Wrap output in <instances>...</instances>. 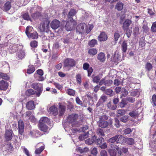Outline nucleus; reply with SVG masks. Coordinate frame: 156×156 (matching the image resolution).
Masks as SVG:
<instances>
[{"label":"nucleus","mask_w":156,"mask_h":156,"mask_svg":"<svg viewBox=\"0 0 156 156\" xmlns=\"http://www.w3.org/2000/svg\"><path fill=\"white\" fill-rule=\"evenodd\" d=\"M151 30L153 32H156V22L153 23Z\"/></svg>","instance_id":"nucleus-53"},{"label":"nucleus","mask_w":156,"mask_h":156,"mask_svg":"<svg viewBox=\"0 0 156 156\" xmlns=\"http://www.w3.org/2000/svg\"><path fill=\"white\" fill-rule=\"evenodd\" d=\"M152 67L153 66L152 64L150 63L147 62L145 65V68L148 71H151Z\"/></svg>","instance_id":"nucleus-43"},{"label":"nucleus","mask_w":156,"mask_h":156,"mask_svg":"<svg viewBox=\"0 0 156 156\" xmlns=\"http://www.w3.org/2000/svg\"><path fill=\"white\" fill-rule=\"evenodd\" d=\"M66 93L69 95L74 96L75 94V91L73 89H67Z\"/></svg>","instance_id":"nucleus-44"},{"label":"nucleus","mask_w":156,"mask_h":156,"mask_svg":"<svg viewBox=\"0 0 156 156\" xmlns=\"http://www.w3.org/2000/svg\"><path fill=\"white\" fill-rule=\"evenodd\" d=\"M32 86L34 89L37 90L36 92L37 96L38 97L40 96L42 92V85L41 83H33L32 84Z\"/></svg>","instance_id":"nucleus-2"},{"label":"nucleus","mask_w":156,"mask_h":156,"mask_svg":"<svg viewBox=\"0 0 156 156\" xmlns=\"http://www.w3.org/2000/svg\"><path fill=\"white\" fill-rule=\"evenodd\" d=\"M125 31H126V34L127 37L128 38L129 37H130L132 33V30L129 28H127L126 30Z\"/></svg>","instance_id":"nucleus-49"},{"label":"nucleus","mask_w":156,"mask_h":156,"mask_svg":"<svg viewBox=\"0 0 156 156\" xmlns=\"http://www.w3.org/2000/svg\"><path fill=\"white\" fill-rule=\"evenodd\" d=\"M75 61L71 58H67L65 60L64 62L65 66L71 67L75 66Z\"/></svg>","instance_id":"nucleus-5"},{"label":"nucleus","mask_w":156,"mask_h":156,"mask_svg":"<svg viewBox=\"0 0 156 156\" xmlns=\"http://www.w3.org/2000/svg\"><path fill=\"white\" fill-rule=\"evenodd\" d=\"M67 20L65 26L66 30L68 31H70L73 29L76 25V22L74 20Z\"/></svg>","instance_id":"nucleus-3"},{"label":"nucleus","mask_w":156,"mask_h":156,"mask_svg":"<svg viewBox=\"0 0 156 156\" xmlns=\"http://www.w3.org/2000/svg\"><path fill=\"white\" fill-rule=\"evenodd\" d=\"M11 7V3L10 2H6L4 5V9L5 11H8L10 9Z\"/></svg>","instance_id":"nucleus-38"},{"label":"nucleus","mask_w":156,"mask_h":156,"mask_svg":"<svg viewBox=\"0 0 156 156\" xmlns=\"http://www.w3.org/2000/svg\"><path fill=\"white\" fill-rule=\"evenodd\" d=\"M102 75L99 74L93 78V81L94 83H98L102 77Z\"/></svg>","instance_id":"nucleus-34"},{"label":"nucleus","mask_w":156,"mask_h":156,"mask_svg":"<svg viewBox=\"0 0 156 156\" xmlns=\"http://www.w3.org/2000/svg\"><path fill=\"white\" fill-rule=\"evenodd\" d=\"M60 25V22L58 20L55 19L51 22L50 26L52 29L55 30L59 27Z\"/></svg>","instance_id":"nucleus-11"},{"label":"nucleus","mask_w":156,"mask_h":156,"mask_svg":"<svg viewBox=\"0 0 156 156\" xmlns=\"http://www.w3.org/2000/svg\"><path fill=\"white\" fill-rule=\"evenodd\" d=\"M50 121L49 119L46 117H44L41 118L40 120L39 124H50Z\"/></svg>","instance_id":"nucleus-18"},{"label":"nucleus","mask_w":156,"mask_h":156,"mask_svg":"<svg viewBox=\"0 0 156 156\" xmlns=\"http://www.w3.org/2000/svg\"><path fill=\"white\" fill-rule=\"evenodd\" d=\"M33 30V29L32 27L30 26H28L26 28L25 33L27 36H29Z\"/></svg>","instance_id":"nucleus-29"},{"label":"nucleus","mask_w":156,"mask_h":156,"mask_svg":"<svg viewBox=\"0 0 156 156\" xmlns=\"http://www.w3.org/2000/svg\"><path fill=\"white\" fill-rule=\"evenodd\" d=\"M126 142L129 145H132L133 144L134 140L132 138H127L125 139Z\"/></svg>","instance_id":"nucleus-46"},{"label":"nucleus","mask_w":156,"mask_h":156,"mask_svg":"<svg viewBox=\"0 0 156 156\" xmlns=\"http://www.w3.org/2000/svg\"><path fill=\"white\" fill-rule=\"evenodd\" d=\"M132 23L131 20L129 19H126L123 23L122 28L124 30H126L127 28H128L129 27Z\"/></svg>","instance_id":"nucleus-19"},{"label":"nucleus","mask_w":156,"mask_h":156,"mask_svg":"<svg viewBox=\"0 0 156 156\" xmlns=\"http://www.w3.org/2000/svg\"><path fill=\"white\" fill-rule=\"evenodd\" d=\"M112 83V81L111 80H105V86H110Z\"/></svg>","instance_id":"nucleus-60"},{"label":"nucleus","mask_w":156,"mask_h":156,"mask_svg":"<svg viewBox=\"0 0 156 156\" xmlns=\"http://www.w3.org/2000/svg\"><path fill=\"white\" fill-rule=\"evenodd\" d=\"M119 136V135H115V136L109 139L108 140V141L110 143H114L115 142L116 140H117V139L118 138Z\"/></svg>","instance_id":"nucleus-45"},{"label":"nucleus","mask_w":156,"mask_h":156,"mask_svg":"<svg viewBox=\"0 0 156 156\" xmlns=\"http://www.w3.org/2000/svg\"><path fill=\"white\" fill-rule=\"evenodd\" d=\"M89 135V133L88 132H87L85 133H83L80 135L79 136V139L80 140H83L87 138L88 137Z\"/></svg>","instance_id":"nucleus-31"},{"label":"nucleus","mask_w":156,"mask_h":156,"mask_svg":"<svg viewBox=\"0 0 156 156\" xmlns=\"http://www.w3.org/2000/svg\"><path fill=\"white\" fill-rule=\"evenodd\" d=\"M25 53L23 50H20L18 53L17 56L19 59H22L25 56Z\"/></svg>","instance_id":"nucleus-27"},{"label":"nucleus","mask_w":156,"mask_h":156,"mask_svg":"<svg viewBox=\"0 0 156 156\" xmlns=\"http://www.w3.org/2000/svg\"><path fill=\"white\" fill-rule=\"evenodd\" d=\"M108 119V117L105 115H104L101 117L100 118L98 122L99 126L102 128H105L107 126L108 123L106 121Z\"/></svg>","instance_id":"nucleus-1"},{"label":"nucleus","mask_w":156,"mask_h":156,"mask_svg":"<svg viewBox=\"0 0 156 156\" xmlns=\"http://www.w3.org/2000/svg\"><path fill=\"white\" fill-rule=\"evenodd\" d=\"M97 133L98 134L102 136H105V134L103 130L100 128H99L97 130Z\"/></svg>","instance_id":"nucleus-57"},{"label":"nucleus","mask_w":156,"mask_h":156,"mask_svg":"<svg viewBox=\"0 0 156 156\" xmlns=\"http://www.w3.org/2000/svg\"><path fill=\"white\" fill-rule=\"evenodd\" d=\"M88 53L91 55H94L97 53V50L95 48H91L88 50Z\"/></svg>","instance_id":"nucleus-36"},{"label":"nucleus","mask_w":156,"mask_h":156,"mask_svg":"<svg viewBox=\"0 0 156 156\" xmlns=\"http://www.w3.org/2000/svg\"><path fill=\"white\" fill-rule=\"evenodd\" d=\"M113 58V61L115 62H118L122 60L121 55L118 53H115Z\"/></svg>","instance_id":"nucleus-25"},{"label":"nucleus","mask_w":156,"mask_h":156,"mask_svg":"<svg viewBox=\"0 0 156 156\" xmlns=\"http://www.w3.org/2000/svg\"><path fill=\"white\" fill-rule=\"evenodd\" d=\"M35 70V67L33 66H29L27 70V73L29 74L33 73Z\"/></svg>","instance_id":"nucleus-39"},{"label":"nucleus","mask_w":156,"mask_h":156,"mask_svg":"<svg viewBox=\"0 0 156 156\" xmlns=\"http://www.w3.org/2000/svg\"><path fill=\"white\" fill-rule=\"evenodd\" d=\"M26 107L28 110H32L34 109L35 106L34 102L33 101H30L28 102L26 104Z\"/></svg>","instance_id":"nucleus-17"},{"label":"nucleus","mask_w":156,"mask_h":156,"mask_svg":"<svg viewBox=\"0 0 156 156\" xmlns=\"http://www.w3.org/2000/svg\"><path fill=\"white\" fill-rule=\"evenodd\" d=\"M91 153L94 156H96L98 153L97 148L96 147H94L91 149Z\"/></svg>","instance_id":"nucleus-50"},{"label":"nucleus","mask_w":156,"mask_h":156,"mask_svg":"<svg viewBox=\"0 0 156 156\" xmlns=\"http://www.w3.org/2000/svg\"><path fill=\"white\" fill-rule=\"evenodd\" d=\"M66 107L63 105H59V116L63 115L65 111Z\"/></svg>","instance_id":"nucleus-35"},{"label":"nucleus","mask_w":156,"mask_h":156,"mask_svg":"<svg viewBox=\"0 0 156 156\" xmlns=\"http://www.w3.org/2000/svg\"><path fill=\"white\" fill-rule=\"evenodd\" d=\"M76 81L78 83L80 84L81 82V76L79 74H77L76 77Z\"/></svg>","instance_id":"nucleus-52"},{"label":"nucleus","mask_w":156,"mask_h":156,"mask_svg":"<svg viewBox=\"0 0 156 156\" xmlns=\"http://www.w3.org/2000/svg\"><path fill=\"white\" fill-rule=\"evenodd\" d=\"M97 44V41L96 40L92 39L89 43V45L91 47H93Z\"/></svg>","instance_id":"nucleus-40"},{"label":"nucleus","mask_w":156,"mask_h":156,"mask_svg":"<svg viewBox=\"0 0 156 156\" xmlns=\"http://www.w3.org/2000/svg\"><path fill=\"white\" fill-rule=\"evenodd\" d=\"M41 144V143H39L37 144V147L40 146V147L36 150L35 153L36 154H40L44 149V147L43 146H40V144Z\"/></svg>","instance_id":"nucleus-24"},{"label":"nucleus","mask_w":156,"mask_h":156,"mask_svg":"<svg viewBox=\"0 0 156 156\" xmlns=\"http://www.w3.org/2000/svg\"><path fill=\"white\" fill-rule=\"evenodd\" d=\"M97 136H94L92 137V138L88 139L85 140V143L88 145H92L94 142L96 140Z\"/></svg>","instance_id":"nucleus-20"},{"label":"nucleus","mask_w":156,"mask_h":156,"mask_svg":"<svg viewBox=\"0 0 156 156\" xmlns=\"http://www.w3.org/2000/svg\"><path fill=\"white\" fill-rule=\"evenodd\" d=\"M44 73L42 70L39 69L36 71V73L34 74L35 78L39 81H42L44 80V78L43 76Z\"/></svg>","instance_id":"nucleus-4"},{"label":"nucleus","mask_w":156,"mask_h":156,"mask_svg":"<svg viewBox=\"0 0 156 156\" xmlns=\"http://www.w3.org/2000/svg\"><path fill=\"white\" fill-rule=\"evenodd\" d=\"M117 139L118 140H117V143L122 144L125 140V138L122 135H120V136L119 135Z\"/></svg>","instance_id":"nucleus-37"},{"label":"nucleus","mask_w":156,"mask_h":156,"mask_svg":"<svg viewBox=\"0 0 156 156\" xmlns=\"http://www.w3.org/2000/svg\"><path fill=\"white\" fill-rule=\"evenodd\" d=\"M121 93L122 96L125 97L128 94V92L125 89L122 88V89Z\"/></svg>","instance_id":"nucleus-51"},{"label":"nucleus","mask_w":156,"mask_h":156,"mask_svg":"<svg viewBox=\"0 0 156 156\" xmlns=\"http://www.w3.org/2000/svg\"><path fill=\"white\" fill-rule=\"evenodd\" d=\"M30 45L33 48L36 47L37 45V43L36 41H33L30 42Z\"/></svg>","instance_id":"nucleus-55"},{"label":"nucleus","mask_w":156,"mask_h":156,"mask_svg":"<svg viewBox=\"0 0 156 156\" xmlns=\"http://www.w3.org/2000/svg\"><path fill=\"white\" fill-rule=\"evenodd\" d=\"M137 114L138 113L136 111H132L129 114V115L132 117H134L136 116Z\"/></svg>","instance_id":"nucleus-64"},{"label":"nucleus","mask_w":156,"mask_h":156,"mask_svg":"<svg viewBox=\"0 0 156 156\" xmlns=\"http://www.w3.org/2000/svg\"><path fill=\"white\" fill-rule=\"evenodd\" d=\"M114 39L115 41H117L120 37L119 32V31H115L114 34Z\"/></svg>","instance_id":"nucleus-47"},{"label":"nucleus","mask_w":156,"mask_h":156,"mask_svg":"<svg viewBox=\"0 0 156 156\" xmlns=\"http://www.w3.org/2000/svg\"><path fill=\"white\" fill-rule=\"evenodd\" d=\"M18 125L19 133L21 135H22L24 129V125L22 121L20 120L18 122Z\"/></svg>","instance_id":"nucleus-15"},{"label":"nucleus","mask_w":156,"mask_h":156,"mask_svg":"<svg viewBox=\"0 0 156 156\" xmlns=\"http://www.w3.org/2000/svg\"><path fill=\"white\" fill-rule=\"evenodd\" d=\"M128 117L127 116L125 115L120 119V121L122 122H126L128 120Z\"/></svg>","instance_id":"nucleus-59"},{"label":"nucleus","mask_w":156,"mask_h":156,"mask_svg":"<svg viewBox=\"0 0 156 156\" xmlns=\"http://www.w3.org/2000/svg\"><path fill=\"white\" fill-rule=\"evenodd\" d=\"M25 116L27 117L28 119L32 122L35 123L37 121V119L32 114V112L30 111H28L26 112Z\"/></svg>","instance_id":"nucleus-8"},{"label":"nucleus","mask_w":156,"mask_h":156,"mask_svg":"<svg viewBox=\"0 0 156 156\" xmlns=\"http://www.w3.org/2000/svg\"><path fill=\"white\" fill-rule=\"evenodd\" d=\"M127 42L126 41H124L121 44V50L122 53L123 57H126V52L127 49Z\"/></svg>","instance_id":"nucleus-10"},{"label":"nucleus","mask_w":156,"mask_h":156,"mask_svg":"<svg viewBox=\"0 0 156 156\" xmlns=\"http://www.w3.org/2000/svg\"><path fill=\"white\" fill-rule=\"evenodd\" d=\"M76 13V12L75 9H70L68 15V20H73L72 17L74 16Z\"/></svg>","instance_id":"nucleus-23"},{"label":"nucleus","mask_w":156,"mask_h":156,"mask_svg":"<svg viewBox=\"0 0 156 156\" xmlns=\"http://www.w3.org/2000/svg\"><path fill=\"white\" fill-rule=\"evenodd\" d=\"M107 35L104 32L101 33L98 37V40L100 41H105L107 39Z\"/></svg>","instance_id":"nucleus-16"},{"label":"nucleus","mask_w":156,"mask_h":156,"mask_svg":"<svg viewBox=\"0 0 156 156\" xmlns=\"http://www.w3.org/2000/svg\"><path fill=\"white\" fill-rule=\"evenodd\" d=\"M132 131V130L129 128L126 129L124 130V133L126 135L130 133Z\"/></svg>","instance_id":"nucleus-63"},{"label":"nucleus","mask_w":156,"mask_h":156,"mask_svg":"<svg viewBox=\"0 0 156 156\" xmlns=\"http://www.w3.org/2000/svg\"><path fill=\"white\" fill-rule=\"evenodd\" d=\"M12 131L6 130L5 132V139L7 140H9L12 139Z\"/></svg>","instance_id":"nucleus-21"},{"label":"nucleus","mask_w":156,"mask_h":156,"mask_svg":"<svg viewBox=\"0 0 156 156\" xmlns=\"http://www.w3.org/2000/svg\"><path fill=\"white\" fill-rule=\"evenodd\" d=\"M97 58L101 62H104L105 59V54L103 52H100L98 55Z\"/></svg>","instance_id":"nucleus-22"},{"label":"nucleus","mask_w":156,"mask_h":156,"mask_svg":"<svg viewBox=\"0 0 156 156\" xmlns=\"http://www.w3.org/2000/svg\"><path fill=\"white\" fill-rule=\"evenodd\" d=\"M86 26V24L84 23H80L76 27V32H79V34L83 33L84 31V28Z\"/></svg>","instance_id":"nucleus-12"},{"label":"nucleus","mask_w":156,"mask_h":156,"mask_svg":"<svg viewBox=\"0 0 156 156\" xmlns=\"http://www.w3.org/2000/svg\"><path fill=\"white\" fill-rule=\"evenodd\" d=\"M78 115L77 114H72L69 115L67 119L68 121L71 123V126H73L75 123L76 121Z\"/></svg>","instance_id":"nucleus-6"},{"label":"nucleus","mask_w":156,"mask_h":156,"mask_svg":"<svg viewBox=\"0 0 156 156\" xmlns=\"http://www.w3.org/2000/svg\"><path fill=\"white\" fill-rule=\"evenodd\" d=\"M40 29L41 31L47 33L50 32L51 31L49 30V23L45 24V23H43L41 24L40 27Z\"/></svg>","instance_id":"nucleus-7"},{"label":"nucleus","mask_w":156,"mask_h":156,"mask_svg":"<svg viewBox=\"0 0 156 156\" xmlns=\"http://www.w3.org/2000/svg\"><path fill=\"white\" fill-rule=\"evenodd\" d=\"M49 110L50 113L54 116L58 114V109L57 106L54 105L51 106L49 108Z\"/></svg>","instance_id":"nucleus-13"},{"label":"nucleus","mask_w":156,"mask_h":156,"mask_svg":"<svg viewBox=\"0 0 156 156\" xmlns=\"http://www.w3.org/2000/svg\"><path fill=\"white\" fill-rule=\"evenodd\" d=\"M39 132L38 131H34L33 130L30 132V134L33 137H36L38 136L39 135Z\"/></svg>","instance_id":"nucleus-41"},{"label":"nucleus","mask_w":156,"mask_h":156,"mask_svg":"<svg viewBox=\"0 0 156 156\" xmlns=\"http://www.w3.org/2000/svg\"><path fill=\"white\" fill-rule=\"evenodd\" d=\"M127 103L126 99H122L119 103V106L121 108H123L127 104Z\"/></svg>","instance_id":"nucleus-42"},{"label":"nucleus","mask_w":156,"mask_h":156,"mask_svg":"<svg viewBox=\"0 0 156 156\" xmlns=\"http://www.w3.org/2000/svg\"><path fill=\"white\" fill-rule=\"evenodd\" d=\"M83 68L84 70H87L88 76H90L93 72V69L92 67H90V65L88 63H85L83 64Z\"/></svg>","instance_id":"nucleus-9"},{"label":"nucleus","mask_w":156,"mask_h":156,"mask_svg":"<svg viewBox=\"0 0 156 156\" xmlns=\"http://www.w3.org/2000/svg\"><path fill=\"white\" fill-rule=\"evenodd\" d=\"M108 152L111 156H116V153L114 150L109 149Z\"/></svg>","instance_id":"nucleus-56"},{"label":"nucleus","mask_w":156,"mask_h":156,"mask_svg":"<svg viewBox=\"0 0 156 156\" xmlns=\"http://www.w3.org/2000/svg\"><path fill=\"white\" fill-rule=\"evenodd\" d=\"M23 18L25 20H30L31 19L30 17L27 13H24L23 15Z\"/></svg>","instance_id":"nucleus-48"},{"label":"nucleus","mask_w":156,"mask_h":156,"mask_svg":"<svg viewBox=\"0 0 156 156\" xmlns=\"http://www.w3.org/2000/svg\"><path fill=\"white\" fill-rule=\"evenodd\" d=\"M0 76L2 79L5 80H7L9 78L7 74L6 73H0Z\"/></svg>","instance_id":"nucleus-54"},{"label":"nucleus","mask_w":156,"mask_h":156,"mask_svg":"<svg viewBox=\"0 0 156 156\" xmlns=\"http://www.w3.org/2000/svg\"><path fill=\"white\" fill-rule=\"evenodd\" d=\"M123 8V4L121 2H118L115 5V8L118 11L121 10Z\"/></svg>","instance_id":"nucleus-33"},{"label":"nucleus","mask_w":156,"mask_h":156,"mask_svg":"<svg viewBox=\"0 0 156 156\" xmlns=\"http://www.w3.org/2000/svg\"><path fill=\"white\" fill-rule=\"evenodd\" d=\"M17 45L15 44H11L9 46L7 51L10 54L14 53L17 50Z\"/></svg>","instance_id":"nucleus-14"},{"label":"nucleus","mask_w":156,"mask_h":156,"mask_svg":"<svg viewBox=\"0 0 156 156\" xmlns=\"http://www.w3.org/2000/svg\"><path fill=\"white\" fill-rule=\"evenodd\" d=\"M7 87V83L5 81L2 80L0 81V89L5 90Z\"/></svg>","instance_id":"nucleus-26"},{"label":"nucleus","mask_w":156,"mask_h":156,"mask_svg":"<svg viewBox=\"0 0 156 156\" xmlns=\"http://www.w3.org/2000/svg\"><path fill=\"white\" fill-rule=\"evenodd\" d=\"M38 126L39 129L41 131L46 132L48 129V127L45 124H39Z\"/></svg>","instance_id":"nucleus-30"},{"label":"nucleus","mask_w":156,"mask_h":156,"mask_svg":"<svg viewBox=\"0 0 156 156\" xmlns=\"http://www.w3.org/2000/svg\"><path fill=\"white\" fill-rule=\"evenodd\" d=\"M122 83L118 79H115L114 82V85L118 86Z\"/></svg>","instance_id":"nucleus-61"},{"label":"nucleus","mask_w":156,"mask_h":156,"mask_svg":"<svg viewBox=\"0 0 156 156\" xmlns=\"http://www.w3.org/2000/svg\"><path fill=\"white\" fill-rule=\"evenodd\" d=\"M38 36V35L36 31H34L33 33H31L29 36H27L29 38H31L34 39H37Z\"/></svg>","instance_id":"nucleus-32"},{"label":"nucleus","mask_w":156,"mask_h":156,"mask_svg":"<svg viewBox=\"0 0 156 156\" xmlns=\"http://www.w3.org/2000/svg\"><path fill=\"white\" fill-rule=\"evenodd\" d=\"M107 99V97L104 95H102L100 98L99 101L101 102H105Z\"/></svg>","instance_id":"nucleus-58"},{"label":"nucleus","mask_w":156,"mask_h":156,"mask_svg":"<svg viewBox=\"0 0 156 156\" xmlns=\"http://www.w3.org/2000/svg\"><path fill=\"white\" fill-rule=\"evenodd\" d=\"M125 111L123 109H120L118 110L117 112V114L120 115H123L125 113Z\"/></svg>","instance_id":"nucleus-62"},{"label":"nucleus","mask_w":156,"mask_h":156,"mask_svg":"<svg viewBox=\"0 0 156 156\" xmlns=\"http://www.w3.org/2000/svg\"><path fill=\"white\" fill-rule=\"evenodd\" d=\"M107 107L108 109L112 110H115L117 108L116 105L112 104L111 102L107 104Z\"/></svg>","instance_id":"nucleus-28"}]
</instances>
